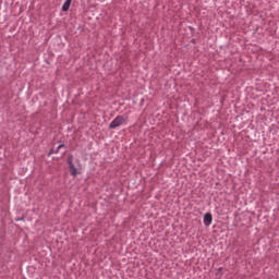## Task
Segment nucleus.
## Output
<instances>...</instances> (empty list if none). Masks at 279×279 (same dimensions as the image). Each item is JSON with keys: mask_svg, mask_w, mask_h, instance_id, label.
Listing matches in <instances>:
<instances>
[{"mask_svg": "<svg viewBox=\"0 0 279 279\" xmlns=\"http://www.w3.org/2000/svg\"><path fill=\"white\" fill-rule=\"evenodd\" d=\"M126 121H128V116H118L109 124V128L110 130H116V128H121V125H125Z\"/></svg>", "mask_w": 279, "mask_h": 279, "instance_id": "f257e3e1", "label": "nucleus"}, {"mask_svg": "<svg viewBox=\"0 0 279 279\" xmlns=\"http://www.w3.org/2000/svg\"><path fill=\"white\" fill-rule=\"evenodd\" d=\"M68 165L70 167L71 175H80L82 173V171L78 168H75V165H73V156H69Z\"/></svg>", "mask_w": 279, "mask_h": 279, "instance_id": "f03ea898", "label": "nucleus"}, {"mask_svg": "<svg viewBox=\"0 0 279 279\" xmlns=\"http://www.w3.org/2000/svg\"><path fill=\"white\" fill-rule=\"evenodd\" d=\"M211 223H213V214H209V213L205 214V215H204V225H205L206 227H208V226H210Z\"/></svg>", "mask_w": 279, "mask_h": 279, "instance_id": "7ed1b4c3", "label": "nucleus"}, {"mask_svg": "<svg viewBox=\"0 0 279 279\" xmlns=\"http://www.w3.org/2000/svg\"><path fill=\"white\" fill-rule=\"evenodd\" d=\"M69 8H71V0H66L62 5L63 12H69Z\"/></svg>", "mask_w": 279, "mask_h": 279, "instance_id": "20e7f679", "label": "nucleus"}, {"mask_svg": "<svg viewBox=\"0 0 279 279\" xmlns=\"http://www.w3.org/2000/svg\"><path fill=\"white\" fill-rule=\"evenodd\" d=\"M62 147H64V145H59V146H58V149H62Z\"/></svg>", "mask_w": 279, "mask_h": 279, "instance_id": "39448f33", "label": "nucleus"}]
</instances>
